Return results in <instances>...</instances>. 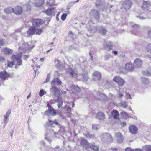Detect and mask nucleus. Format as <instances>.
Wrapping results in <instances>:
<instances>
[{
  "instance_id": "obj_24",
  "label": "nucleus",
  "mask_w": 151,
  "mask_h": 151,
  "mask_svg": "<svg viewBox=\"0 0 151 151\" xmlns=\"http://www.w3.org/2000/svg\"><path fill=\"white\" fill-rule=\"evenodd\" d=\"M56 83L60 85L61 84V82L60 80L58 78H54L51 82V84L52 86H54L55 83Z\"/></svg>"
},
{
  "instance_id": "obj_16",
  "label": "nucleus",
  "mask_w": 151,
  "mask_h": 151,
  "mask_svg": "<svg viewBox=\"0 0 151 151\" xmlns=\"http://www.w3.org/2000/svg\"><path fill=\"white\" fill-rule=\"evenodd\" d=\"M151 6L150 4L147 1H144L142 7L146 11H148L149 7Z\"/></svg>"
},
{
  "instance_id": "obj_20",
  "label": "nucleus",
  "mask_w": 151,
  "mask_h": 151,
  "mask_svg": "<svg viewBox=\"0 0 151 151\" xmlns=\"http://www.w3.org/2000/svg\"><path fill=\"white\" fill-rule=\"evenodd\" d=\"M2 50L4 54L6 55L11 54L13 52L12 50L7 47L3 48L2 49Z\"/></svg>"
},
{
  "instance_id": "obj_62",
  "label": "nucleus",
  "mask_w": 151,
  "mask_h": 151,
  "mask_svg": "<svg viewBox=\"0 0 151 151\" xmlns=\"http://www.w3.org/2000/svg\"><path fill=\"white\" fill-rule=\"evenodd\" d=\"M47 106L48 108V109H50V108H52V107L49 104H47Z\"/></svg>"
},
{
  "instance_id": "obj_64",
  "label": "nucleus",
  "mask_w": 151,
  "mask_h": 151,
  "mask_svg": "<svg viewBox=\"0 0 151 151\" xmlns=\"http://www.w3.org/2000/svg\"><path fill=\"white\" fill-rule=\"evenodd\" d=\"M134 151H142V150L139 149H136Z\"/></svg>"
},
{
  "instance_id": "obj_52",
  "label": "nucleus",
  "mask_w": 151,
  "mask_h": 151,
  "mask_svg": "<svg viewBox=\"0 0 151 151\" xmlns=\"http://www.w3.org/2000/svg\"><path fill=\"white\" fill-rule=\"evenodd\" d=\"M125 97L126 98H129L130 99H131L132 98L130 94L129 93L126 94L125 96Z\"/></svg>"
},
{
  "instance_id": "obj_11",
  "label": "nucleus",
  "mask_w": 151,
  "mask_h": 151,
  "mask_svg": "<svg viewBox=\"0 0 151 151\" xmlns=\"http://www.w3.org/2000/svg\"><path fill=\"white\" fill-rule=\"evenodd\" d=\"M132 3L130 1L127 0L123 4V6L126 9H129L131 7Z\"/></svg>"
},
{
  "instance_id": "obj_49",
  "label": "nucleus",
  "mask_w": 151,
  "mask_h": 151,
  "mask_svg": "<svg viewBox=\"0 0 151 151\" xmlns=\"http://www.w3.org/2000/svg\"><path fill=\"white\" fill-rule=\"evenodd\" d=\"M14 65V63L12 62H9L8 63L7 66L9 67H12Z\"/></svg>"
},
{
  "instance_id": "obj_37",
  "label": "nucleus",
  "mask_w": 151,
  "mask_h": 151,
  "mask_svg": "<svg viewBox=\"0 0 151 151\" xmlns=\"http://www.w3.org/2000/svg\"><path fill=\"white\" fill-rule=\"evenodd\" d=\"M113 58V56L110 54H108L106 55L105 56V60H109L110 58Z\"/></svg>"
},
{
  "instance_id": "obj_22",
  "label": "nucleus",
  "mask_w": 151,
  "mask_h": 151,
  "mask_svg": "<svg viewBox=\"0 0 151 151\" xmlns=\"http://www.w3.org/2000/svg\"><path fill=\"white\" fill-rule=\"evenodd\" d=\"M76 99H78L81 97L82 95V93L81 91L80 88L78 86H76Z\"/></svg>"
},
{
  "instance_id": "obj_56",
  "label": "nucleus",
  "mask_w": 151,
  "mask_h": 151,
  "mask_svg": "<svg viewBox=\"0 0 151 151\" xmlns=\"http://www.w3.org/2000/svg\"><path fill=\"white\" fill-rule=\"evenodd\" d=\"M142 73L145 75H150V73L147 71L143 72Z\"/></svg>"
},
{
  "instance_id": "obj_63",
  "label": "nucleus",
  "mask_w": 151,
  "mask_h": 151,
  "mask_svg": "<svg viewBox=\"0 0 151 151\" xmlns=\"http://www.w3.org/2000/svg\"><path fill=\"white\" fill-rule=\"evenodd\" d=\"M148 34L151 37V29L148 31Z\"/></svg>"
},
{
  "instance_id": "obj_33",
  "label": "nucleus",
  "mask_w": 151,
  "mask_h": 151,
  "mask_svg": "<svg viewBox=\"0 0 151 151\" xmlns=\"http://www.w3.org/2000/svg\"><path fill=\"white\" fill-rule=\"evenodd\" d=\"M101 140L103 141H106L107 138V133L102 134L100 136Z\"/></svg>"
},
{
  "instance_id": "obj_30",
  "label": "nucleus",
  "mask_w": 151,
  "mask_h": 151,
  "mask_svg": "<svg viewBox=\"0 0 151 151\" xmlns=\"http://www.w3.org/2000/svg\"><path fill=\"white\" fill-rule=\"evenodd\" d=\"M64 109L65 110V113H70L71 110V108L67 105H65Z\"/></svg>"
},
{
  "instance_id": "obj_8",
  "label": "nucleus",
  "mask_w": 151,
  "mask_h": 151,
  "mask_svg": "<svg viewBox=\"0 0 151 151\" xmlns=\"http://www.w3.org/2000/svg\"><path fill=\"white\" fill-rule=\"evenodd\" d=\"M93 80L96 82H97L101 79V76L100 72L95 71L93 74Z\"/></svg>"
},
{
  "instance_id": "obj_58",
  "label": "nucleus",
  "mask_w": 151,
  "mask_h": 151,
  "mask_svg": "<svg viewBox=\"0 0 151 151\" xmlns=\"http://www.w3.org/2000/svg\"><path fill=\"white\" fill-rule=\"evenodd\" d=\"M60 12H58V13L56 15V19L57 21H58L59 20V18H58V17H59L60 14Z\"/></svg>"
},
{
  "instance_id": "obj_43",
  "label": "nucleus",
  "mask_w": 151,
  "mask_h": 151,
  "mask_svg": "<svg viewBox=\"0 0 151 151\" xmlns=\"http://www.w3.org/2000/svg\"><path fill=\"white\" fill-rule=\"evenodd\" d=\"M57 102L58 103L57 106L58 108H60L63 105V102L62 101L60 100H58Z\"/></svg>"
},
{
  "instance_id": "obj_2",
  "label": "nucleus",
  "mask_w": 151,
  "mask_h": 151,
  "mask_svg": "<svg viewBox=\"0 0 151 151\" xmlns=\"http://www.w3.org/2000/svg\"><path fill=\"white\" fill-rule=\"evenodd\" d=\"M94 96L103 103H106L108 99L107 97L104 93L98 91L95 92Z\"/></svg>"
},
{
  "instance_id": "obj_46",
  "label": "nucleus",
  "mask_w": 151,
  "mask_h": 151,
  "mask_svg": "<svg viewBox=\"0 0 151 151\" xmlns=\"http://www.w3.org/2000/svg\"><path fill=\"white\" fill-rule=\"evenodd\" d=\"M121 106L123 107L126 108L127 106V103L125 102H122L121 104Z\"/></svg>"
},
{
  "instance_id": "obj_5",
  "label": "nucleus",
  "mask_w": 151,
  "mask_h": 151,
  "mask_svg": "<svg viewBox=\"0 0 151 151\" xmlns=\"http://www.w3.org/2000/svg\"><path fill=\"white\" fill-rule=\"evenodd\" d=\"M31 22L33 26L38 27L42 25L44 23V22L42 19H35L32 20Z\"/></svg>"
},
{
  "instance_id": "obj_15",
  "label": "nucleus",
  "mask_w": 151,
  "mask_h": 151,
  "mask_svg": "<svg viewBox=\"0 0 151 151\" xmlns=\"http://www.w3.org/2000/svg\"><path fill=\"white\" fill-rule=\"evenodd\" d=\"M54 7L49 8L44 11V12L48 16L51 15L54 12L55 10Z\"/></svg>"
},
{
  "instance_id": "obj_12",
  "label": "nucleus",
  "mask_w": 151,
  "mask_h": 151,
  "mask_svg": "<svg viewBox=\"0 0 151 151\" xmlns=\"http://www.w3.org/2000/svg\"><path fill=\"white\" fill-rule=\"evenodd\" d=\"M125 68L127 71H132L134 69V66L132 63L129 62L125 64Z\"/></svg>"
},
{
  "instance_id": "obj_14",
  "label": "nucleus",
  "mask_w": 151,
  "mask_h": 151,
  "mask_svg": "<svg viewBox=\"0 0 151 151\" xmlns=\"http://www.w3.org/2000/svg\"><path fill=\"white\" fill-rule=\"evenodd\" d=\"M129 132L133 134H136L137 133L138 129L135 126L131 125L129 127Z\"/></svg>"
},
{
  "instance_id": "obj_39",
  "label": "nucleus",
  "mask_w": 151,
  "mask_h": 151,
  "mask_svg": "<svg viewBox=\"0 0 151 151\" xmlns=\"http://www.w3.org/2000/svg\"><path fill=\"white\" fill-rule=\"evenodd\" d=\"M141 81L142 83L145 85L149 83L148 80L145 78H141Z\"/></svg>"
},
{
  "instance_id": "obj_28",
  "label": "nucleus",
  "mask_w": 151,
  "mask_h": 151,
  "mask_svg": "<svg viewBox=\"0 0 151 151\" xmlns=\"http://www.w3.org/2000/svg\"><path fill=\"white\" fill-rule=\"evenodd\" d=\"M112 115L114 118L115 119H117L119 115L118 111L116 110H113L112 112Z\"/></svg>"
},
{
  "instance_id": "obj_18",
  "label": "nucleus",
  "mask_w": 151,
  "mask_h": 151,
  "mask_svg": "<svg viewBox=\"0 0 151 151\" xmlns=\"http://www.w3.org/2000/svg\"><path fill=\"white\" fill-rule=\"evenodd\" d=\"M13 8L12 7H9L5 8L4 12L6 14H9L13 13Z\"/></svg>"
},
{
  "instance_id": "obj_54",
  "label": "nucleus",
  "mask_w": 151,
  "mask_h": 151,
  "mask_svg": "<svg viewBox=\"0 0 151 151\" xmlns=\"http://www.w3.org/2000/svg\"><path fill=\"white\" fill-rule=\"evenodd\" d=\"M135 149H132L130 148H127L125 149V151H134Z\"/></svg>"
},
{
  "instance_id": "obj_53",
  "label": "nucleus",
  "mask_w": 151,
  "mask_h": 151,
  "mask_svg": "<svg viewBox=\"0 0 151 151\" xmlns=\"http://www.w3.org/2000/svg\"><path fill=\"white\" fill-rule=\"evenodd\" d=\"M139 26L138 25L135 24L133 25L132 26V28H138L139 27Z\"/></svg>"
},
{
  "instance_id": "obj_41",
  "label": "nucleus",
  "mask_w": 151,
  "mask_h": 151,
  "mask_svg": "<svg viewBox=\"0 0 151 151\" xmlns=\"http://www.w3.org/2000/svg\"><path fill=\"white\" fill-rule=\"evenodd\" d=\"M92 129L93 130L96 131L99 129V125L96 124H93L92 126Z\"/></svg>"
},
{
  "instance_id": "obj_44",
  "label": "nucleus",
  "mask_w": 151,
  "mask_h": 151,
  "mask_svg": "<svg viewBox=\"0 0 151 151\" xmlns=\"http://www.w3.org/2000/svg\"><path fill=\"white\" fill-rule=\"evenodd\" d=\"M67 15V14L66 13L63 14L62 15V16L61 17V19L63 21L65 20V19H66Z\"/></svg>"
},
{
  "instance_id": "obj_38",
  "label": "nucleus",
  "mask_w": 151,
  "mask_h": 151,
  "mask_svg": "<svg viewBox=\"0 0 151 151\" xmlns=\"http://www.w3.org/2000/svg\"><path fill=\"white\" fill-rule=\"evenodd\" d=\"M125 92L123 90L120 89L119 92H118V97L120 98L122 97L124 94Z\"/></svg>"
},
{
  "instance_id": "obj_48",
  "label": "nucleus",
  "mask_w": 151,
  "mask_h": 151,
  "mask_svg": "<svg viewBox=\"0 0 151 151\" xmlns=\"http://www.w3.org/2000/svg\"><path fill=\"white\" fill-rule=\"evenodd\" d=\"M45 94V91L43 89H41L40 90L39 92V95L40 96H42Z\"/></svg>"
},
{
  "instance_id": "obj_21",
  "label": "nucleus",
  "mask_w": 151,
  "mask_h": 151,
  "mask_svg": "<svg viewBox=\"0 0 151 151\" xmlns=\"http://www.w3.org/2000/svg\"><path fill=\"white\" fill-rule=\"evenodd\" d=\"M137 17L141 20L145 19L147 17L146 13L144 12L140 13L138 15H137Z\"/></svg>"
},
{
  "instance_id": "obj_61",
  "label": "nucleus",
  "mask_w": 151,
  "mask_h": 151,
  "mask_svg": "<svg viewBox=\"0 0 151 151\" xmlns=\"http://www.w3.org/2000/svg\"><path fill=\"white\" fill-rule=\"evenodd\" d=\"M112 53H114L115 55H116L118 54V52L116 51H113L112 52Z\"/></svg>"
},
{
  "instance_id": "obj_6",
  "label": "nucleus",
  "mask_w": 151,
  "mask_h": 151,
  "mask_svg": "<svg viewBox=\"0 0 151 151\" xmlns=\"http://www.w3.org/2000/svg\"><path fill=\"white\" fill-rule=\"evenodd\" d=\"M13 13L17 15H21L23 12V10L22 7L19 5L16 6L13 8Z\"/></svg>"
},
{
  "instance_id": "obj_3",
  "label": "nucleus",
  "mask_w": 151,
  "mask_h": 151,
  "mask_svg": "<svg viewBox=\"0 0 151 151\" xmlns=\"http://www.w3.org/2000/svg\"><path fill=\"white\" fill-rule=\"evenodd\" d=\"M21 54H17L16 55H13L12 56V58L14 60L17 61V65H20L22 64V62L21 60Z\"/></svg>"
},
{
  "instance_id": "obj_35",
  "label": "nucleus",
  "mask_w": 151,
  "mask_h": 151,
  "mask_svg": "<svg viewBox=\"0 0 151 151\" xmlns=\"http://www.w3.org/2000/svg\"><path fill=\"white\" fill-rule=\"evenodd\" d=\"M83 77V79L85 81H87L88 79V74L87 72H84L82 74Z\"/></svg>"
},
{
  "instance_id": "obj_34",
  "label": "nucleus",
  "mask_w": 151,
  "mask_h": 151,
  "mask_svg": "<svg viewBox=\"0 0 151 151\" xmlns=\"http://www.w3.org/2000/svg\"><path fill=\"white\" fill-rule=\"evenodd\" d=\"M85 135L87 138H90L92 139H94L96 138L94 134H91L88 132H87L85 134Z\"/></svg>"
},
{
  "instance_id": "obj_7",
  "label": "nucleus",
  "mask_w": 151,
  "mask_h": 151,
  "mask_svg": "<svg viewBox=\"0 0 151 151\" xmlns=\"http://www.w3.org/2000/svg\"><path fill=\"white\" fill-rule=\"evenodd\" d=\"M116 140L118 142L122 143L123 141V137L121 134L119 132L116 133L114 136Z\"/></svg>"
},
{
  "instance_id": "obj_40",
  "label": "nucleus",
  "mask_w": 151,
  "mask_h": 151,
  "mask_svg": "<svg viewBox=\"0 0 151 151\" xmlns=\"http://www.w3.org/2000/svg\"><path fill=\"white\" fill-rule=\"evenodd\" d=\"M43 30L41 28L36 29L35 33L36 35H40L42 32Z\"/></svg>"
},
{
  "instance_id": "obj_4",
  "label": "nucleus",
  "mask_w": 151,
  "mask_h": 151,
  "mask_svg": "<svg viewBox=\"0 0 151 151\" xmlns=\"http://www.w3.org/2000/svg\"><path fill=\"white\" fill-rule=\"evenodd\" d=\"M113 81L116 82L120 86H122L125 83L124 80L119 76H115L113 79Z\"/></svg>"
},
{
  "instance_id": "obj_57",
  "label": "nucleus",
  "mask_w": 151,
  "mask_h": 151,
  "mask_svg": "<svg viewBox=\"0 0 151 151\" xmlns=\"http://www.w3.org/2000/svg\"><path fill=\"white\" fill-rule=\"evenodd\" d=\"M60 129L61 130H63V131H64L65 129V127L63 126H61L60 127Z\"/></svg>"
},
{
  "instance_id": "obj_10",
  "label": "nucleus",
  "mask_w": 151,
  "mask_h": 151,
  "mask_svg": "<svg viewBox=\"0 0 151 151\" xmlns=\"http://www.w3.org/2000/svg\"><path fill=\"white\" fill-rule=\"evenodd\" d=\"M81 145L83 148L86 149L89 148L91 147V143H89L88 141L85 139H82L81 142Z\"/></svg>"
},
{
  "instance_id": "obj_55",
  "label": "nucleus",
  "mask_w": 151,
  "mask_h": 151,
  "mask_svg": "<svg viewBox=\"0 0 151 151\" xmlns=\"http://www.w3.org/2000/svg\"><path fill=\"white\" fill-rule=\"evenodd\" d=\"M112 82L111 81H109L108 80H107L106 81V85H111L112 83Z\"/></svg>"
},
{
  "instance_id": "obj_1",
  "label": "nucleus",
  "mask_w": 151,
  "mask_h": 151,
  "mask_svg": "<svg viewBox=\"0 0 151 151\" xmlns=\"http://www.w3.org/2000/svg\"><path fill=\"white\" fill-rule=\"evenodd\" d=\"M93 24L94 23L91 21L88 22L86 25V27L88 30L90 31L93 33H94L98 31V29H99V31L101 34L103 35H106L107 31L105 28L102 27H95L93 26Z\"/></svg>"
},
{
  "instance_id": "obj_29",
  "label": "nucleus",
  "mask_w": 151,
  "mask_h": 151,
  "mask_svg": "<svg viewBox=\"0 0 151 151\" xmlns=\"http://www.w3.org/2000/svg\"><path fill=\"white\" fill-rule=\"evenodd\" d=\"M113 139L112 135L109 133H107V138L106 141L108 142H112Z\"/></svg>"
},
{
  "instance_id": "obj_9",
  "label": "nucleus",
  "mask_w": 151,
  "mask_h": 151,
  "mask_svg": "<svg viewBox=\"0 0 151 151\" xmlns=\"http://www.w3.org/2000/svg\"><path fill=\"white\" fill-rule=\"evenodd\" d=\"M10 76V75L6 71H1L0 72V78L4 81L8 79Z\"/></svg>"
},
{
  "instance_id": "obj_59",
  "label": "nucleus",
  "mask_w": 151,
  "mask_h": 151,
  "mask_svg": "<svg viewBox=\"0 0 151 151\" xmlns=\"http://www.w3.org/2000/svg\"><path fill=\"white\" fill-rule=\"evenodd\" d=\"M121 126L122 127H124L126 125V123L125 122H122L121 123Z\"/></svg>"
},
{
  "instance_id": "obj_27",
  "label": "nucleus",
  "mask_w": 151,
  "mask_h": 151,
  "mask_svg": "<svg viewBox=\"0 0 151 151\" xmlns=\"http://www.w3.org/2000/svg\"><path fill=\"white\" fill-rule=\"evenodd\" d=\"M147 51L150 52L151 54H147V56L149 58H151V44H148L146 47Z\"/></svg>"
},
{
  "instance_id": "obj_31",
  "label": "nucleus",
  "mask_w": 151,
  "mask_h": 151,
  "mask_svg": "<svg viewBox=\"0 0 151 151\" xmlns=\"http://www.w3.org/2000/svg\"><path fill=\"white\" fill-rule=\"evenodd\" d=\"M143 151H151V145H146L143 147Z\"/></svg>"
},
{
  "instance_id": "obj_60",
  "label": "nucleus",
  "mask_w": 151,
  "mask_h": 151,
  "mask_svg": "<svg viewBox=\"0 0 151 151\" xmlns=\"http://www.w3.org/2000/svg\"><path fill=\"white\" fill-rule=\"evenodd\" d=\"M53 124H55L56 125L59 124V123L56 120L53 121Z\"/></svg>"
},
{
  "instance_id": "obj_50",
  "label": "nucleus",
  "mask_w": 151,
  "mask_h": 151,
  "mask_svg": "<svg viewBox=\"0 0 151 151\" xmlns=\"http://www.w3.org/2000/svg\"><path fill=\"white\" fill-rule=\"evenodd\" d=\"M4 40L2 39H0V47L3 46L4 45Z\"/></svg>"
},
{
  "instance_id": "obj_17",
  "label": "nucleus",
  "mask_w": 151,
  "mask_h": 151,
  "mask_svg": "<svg viewBox=\"0 0 151 151\" xmlns=\"http://www.w3.org/2000/svg\"><path fill=\"white\" fill-rule=\"evenodd\" d=\"M36 28L34 26H31L28 31V33L29 35H33L35 33Z\"/></svg>"
},
{
  "instance_id": "obj_26",
  "label": "nucleus",
  "mask_w": 151,
  "mask_h": 151,
  "mask_svg": "<svg viewBox=\"0 0 151 151\" xmlns=\"http://www.w3.org/2000/svg\"><path fill=\"white\" fill-rule=\"evenodd\" d=\"M91 147H90V148H91L94 151H99V148L98 147L97 145H96L94 143H91Z\"/></svg>"
},
{
  "instance_id": "obj_32",
  "label": "nucleus",
  "mask_w": 151,
  "mask_h": 151,
  "mask_svg": "<svg viewBox=\"0 0 151 151\" xmlns=\"http://www.w3.org/2000/svg\"><path fill=\"white\" fill-rule=\"evenodd\" d=\"M47 111H49V113L50 114H51L53 115H56V112L53 107H52V108L48 109Z\"/></svg>"
},
{
  "instance_id": "obj_47",
  "label": "nucleus",
  "mask_w": 151,
  "mask_h": 151,
  "mask_svg": "<svg viewBox=\"0 0 151 151\" xmlns=\"http://www.w3.org/2000/svg\"><path fill=\"white\" fill-rule=\"evenodd\" d=\"M27 7V11H30L31 10V6L29 4H28L26 5Z\"/></svg>"
},
{
  "instance_id": "obj_42",
  "label": "nucleus",
  "mask_w": 151,
  "mask_h": 151,
  "mask_svg": "<svg viewBox=\"0 0 151 151\" xmlns=\"http://www.w3.org/2000/svg\"><path fill=\"white\" fill-rule=\"evenodd\" d=\"M52 86V88L51 89L53 90L54 93H56L59 92V90L57 88L53 86Z\"/></svg>"
},
{
  "instance_id": "obj_51",
  "label": "nucleus",
  "mask_w": 151,
  "mask_h": 151,
  "mask_svg": "<svg viewBox=\"0 0 151 151\" xmlns=\"http://www.w3.org/2000/svg\"><path fill=\"white\" fill-rule=\"evenodd\" d=\"M5 60V58L2 56H0V62H4Z\"/></svg>"
},
{
  "instance_id": "obj_23",
  "label": "nucleus",
  "mask_w": 151,
  "mask_h": 151,
  "mask_svg": "<svg viewBox=\"0 0 151 151\" xmlns=\"http://www.w3.org/2000/svg\"><path fill=\"white\" fill-rule=\"evenodd\" d=\"M44 3V0H36L35 3V6L36 7H40L42 6Z\"/></svg>"
},
{
  "instance_id": "obj_36",
  "label": "nucleus",
  "mask_w": 151,
  "mask_h": 151,
  "mask_svg": "<svg viewBox=\"0 0 151 151\" xmlns=\"http://www.w3.org/2000/svg\"><path fill=\"white\" fill-rule=\"evenodd\" d=\"M92 13H95V18L97 19H98L99 18V13L97 10H93L91 11V14Z\"/></svg>"
},
{
  "instance_id": "obj_13",
  "label": "nucleus",
  "mask_w": 151,
  "mask_h": 151,
  "mask_svg": "<svg viewBox=\"0 0 151 151\" xmlns=\"http://www.w3.org/2000/svg\"><path fill=\"white\" fill-rule=\"evenodd\" d=\"M104 47L106 50L109 51L112 49L113 45L111 42H105L104 44Z\"/></svg>"
},
{
  "instance_id": "obj_45",
  "label": "nucleus",
  "mask_w": 151,
  "mask_h": 151,
  "mask_svg": "<svg viewBox=\"0 0 151 151\" xmlns=\"http://www.w3.org/2000/svg\"><path fill=\"white\" fill-rule=\"evenodd\" d=\"M10 114V112H7L6 113V114L5 115H4V122H5V120L6 121V120L7 119L8 117L9 116Z\"/></svg>"
},
{
  "instance_id": "obj_19",
  "label": "nucleus",
  "mask_w": 151,
  "mask_h": 151,
  "mask_svg": "<svg viewBox=\"0 0 151 151\" xmlns=\"http://www.w3.org/2000/svg\"><path fill=\"white\" fill-rule=\"evenodd\" d=\"M134 63L137 68H140L142 65V61L139 58H137L134 62Z\"/></svg>"
},
{
  "instance_id": "obj_25",
  "label": "nucleus",
  "mask_w": 151,
  "mask_h": 151,
  "mask_svg": "<svg viewBox=\"0 0 151 151\" xmlns=\"http://www.w3.org/2000/svg\"><path fill=\"white\" fill-rule=\"evenodd\" d=\"M96 117L99 119L103 120L105 118V116L103 113L99 112L96 114Z\"/></svg>"
}]
</instances>
